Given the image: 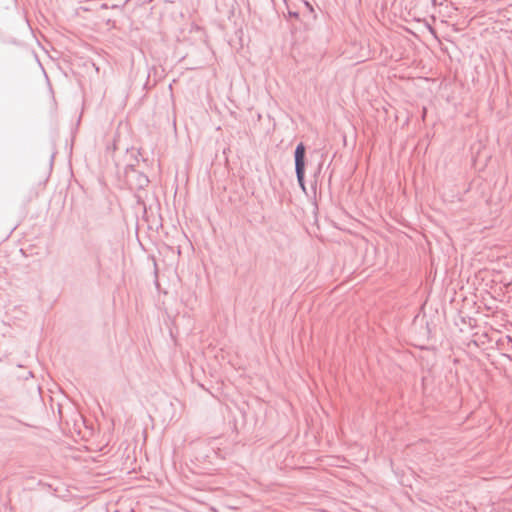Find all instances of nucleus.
I'll list each match as a JSON object with an SVG mask.
<instances>
[{"label":"nucleus","mask_w":512,"mask_h":512,"mask_svg":"<svg viewBox=\"0 0 512 512\" xmlns=\"http://www.w3.org/2000/svg\"><path fill=\"white\" fill-rule=\"evenodd\" d=\"M305 147L302 143L298 144L295 150V167L298 182L302 189H305L304 186V170H305Z\"/></svg>","instance_id":"obj_1"}]
</instances>
